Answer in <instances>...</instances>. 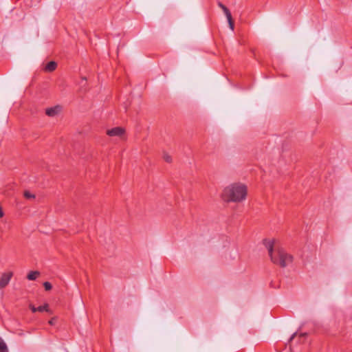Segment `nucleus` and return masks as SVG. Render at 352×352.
<instances>
[{"mask_svg":"<svg viewBox=\"0 0 352 352\" xmlns=\"http://www.w3.org/2000/svg\"><path fill=\"white\" fill-rule=\"evenodd\" d=\"M219 6L223 10L225 15L226 16L228 22H234L233 19H232V16L231 12L229 10V9L226 6L222 4L221 3H219Z\"/></svg>","mask_w":352,"mask_h":352,"instance_id":"obj_6","label":"nucleus"},{"mask_svg":"<svg viewBox=\"0 0 352 352\" xmlns=\"http://www.w3.org/2000/svg\"><path fill=\"white\" fill-rule=\"evenodd\" d=\"M234 24L235 23H228V27L232 31H233L234 29Z\"/></svg>","mask_w":352,"mask_h":352,"instance_id":"obj_14","label":"nucleus"},{"mask_svg":"<svg viewBox=\"0 0 352 352\" xmlns=\"http://www.w3.org/2000/svg\"><path fill=\"white\" fill-rule=\"evenodd\" d=\"M61 110V107L58 105L55 106L54 107L48 108L45 110V113L47 116L50 117H54L56 116Z\"/></svg>","mask_w":352,"mask_h":352,"instance_id":"obj_5","label":"nucleus"},{"mask_svg":"<svg viewBox=\"0 0 352 352\" xmlns=\"http://www.w3.org/2000/svg\"><path fill=\"white\" fill-rule=\"evenodd\" d=\"M30 308L33 313H35L36 311H39V312H43L44 311H48V305L47 304H45V305L39 306L38 307H35L34 305H30Z\"/></svg>","mask_w":352,"mask_h":352,"instance_id":"obj_8","label":"nucleus"},{"mask_svg":"<svg viewBox=\"0 0 352 352\" xmlns=\"http://www.w3.org/2000/svg\"><path fill=\"white\" fill-rule=\"evenodd\" d=\"M43 287L46 291H50L52 288V285L50 282H45L43 283Z\"/></svg>","mask_w":352,"mask_h":352,"instance_id":"obj_12","label":"nucleus"},{"mask_svg":"<svg viewBox=\"0 0 352 352\" xmlns=\"http://www.w3.org/2000/svg\"><path fill=\"white\" fill-rule=\"evenodd\" d=\"M296 335H297V333H294L292 334V336H291V338H290V339H289V341H292V340H294V338L296 336Z\"/></svg>","mask_w":352,"mask_h":352,"instance_id":"obj_15","label":"nucleus"},{"mask_svg":"<svg viewBox=\"0 0 352 352\" xmlns=\"http://www.w3.org/2000/svg\"><path fill=\"white\" fill-rule=\"evenodd\" d=\"M12 276L13 273L12 272H5L1 274L0 278V289L5 288L9 284Z\"/></svg>","mask_w":352,"mask_h":352,"instance_id":"obj_4","label":"nucleus"},{"mask_svg":"<svg viewBox=\"0 0 352 352\" xmlns=\"http://www.w3.org/2000/svg\"><path fill=\"white\" fill-rule=\"evenodd\" d=\"M163 158L168 163H170L172 162L171 156H170L168 154H164V156H163Z\"/></svg>","mask_w":352,"mask_h":352,"instance_id":"obj_13","label":"nucleus"},{"mask_svg":"<svg viewBox=\"0 0 352 352\" xmlns=\"http://www.w3.org/2000/svg\"><path fill=\"white\" fill-rule=\"evenodd\" d=\"M306 336H307V333H300V334L299 335V337H300V338H304V337H305Z\"/></svg>","mask_w":352,"mask_h":352,"instance_id":"obj_17","label":"nucleus"},{"mask_svg":"<svg viewBox=\"0 0 352 352\" xmlns=\"http://www.w3.org/2000/svg\"><path fill=\"white\" fill-rule=\"evenodd\" d=\"M57 67V63L55 61H50L43 68V71L45 72H52Z\"/></svg>","mask_w":352,"mask_h":352,"instance_id":"obj_7","label":"nucleus"},{"mask_svg":"<svg viewBox=\"0 0 352 352\" xmlns=\"http://www.w3.org/2000/svg\"><path fill=\"white\" fill-rule=\"evenodd\" d=\"M248 188L241 183L232 184L223 190L222 197L227 202H241L246 199Z\"/></svg>","mask_w":352,"mask_h":352,"instance_id":"obj_2","label":"nucleus"},{"mask_svg":"<svg viewBox=\"0 0 352 352\" xmlns=\"http://www.w3.org/2000/svg\"><path fill=\"white\" fill-rule=\"evenodd\" d=\"M0 351H1V352H8L7 345L1 337H0Z\"/></svg>","mask_w":352,"mask_h":352,"instance_id":"obj_10","label":"nucleus"},{"mask_svg":"<svg viewBox=\"0 0 352 352\" xmlns=\"http://www.w3.org/2000/svg\"><path fill=\"white\" fill-rule=\"evenodd\" d=\"M274 240L265 239L263 245L268 250L272 262L281 267H285L293 261V256L287 254L283 249L278 248L274 250Z\"/></svg>","mask_w":352,"mask_h":352,"instance_id":"obj_1","label":"nucleus"},{"mask_svg":"<svg viewBox=\"0 0 352 352\" xmlns=\"http://www.w3.org/2000/svg\"><path fill=\"white\" fill-rule=\"evenodd\" d=\"M24 197L26 198V199H34L35 198V195L32 194L29 191H25L24 192Z\"/></svg>","mask_w":352,"mask_h":352,"instance_id":"obj_11","label":"nucleus"},{"mask_svg":"<svg viewBox=\"0 0 352 352\" xmlns=\"http://www.w3.org/2000/svg\"><path fill=\"white\" fill-rule=\"evenodd\" d=\"M3 214H4V213H3V210H2V208L0 207V218H1V217H3Z\"/></svg>","mask_w":352,"mask_h":352,"instance_id":"obj_16","label":"nucleus"},{"mask_svg":"<svg viewBox=\"0 0 352 352\" xmlns=\"http://www.w3.org/2000/svg\"><path fill=\"white\" fill-rule=\"evenodd\" d=\"M126 133L125 129L121 126H116L107 131V134L111 137H122Z\"/></svg>","mask_w":352,"mask_h":352,"instance_id":"obj_3","label":"nucleus"},{"mask_svg":"<svg viewBox=\"0 0 352 352\" xmlns=\"http://www.w3.org/2000/svg\"><path fill=\"white\" fill-rule=\"evenodd\" d=\"M39 275L40 272L38 271H30L27 275V278L30 280H34Z\"/></svg>","mask_w":352,"mask_h":352,"instance_id":"obj_9","label":"nucleus"},{"mask_svg":"<svg viewBox=\"0 0 352 352\" xmlns=\"http://www.w3.org/2000/svg\"><path fill=\"white\" fill-rule=\"evenodd\" d=\"M49 324L51 325L54 324L53 319H52L49 321Z\"/></svg>","mask_w":352,"mask_h":352,"instance_id":"obj_18","label":"nucleus"}]
</instances>
